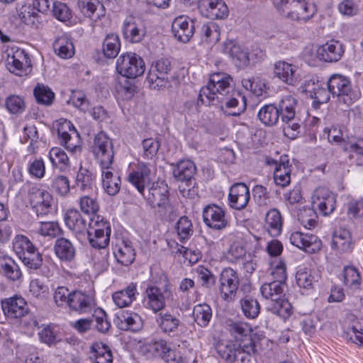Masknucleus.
Listing matches in <instances>:
<instances>
[{
	"label": "nucleus",
	"mask_w": 363,
	"mask_h": 363,
	"mask_svg": "<svg viewBox=\"0 0 363 363\" xmlns=\"http://www.w3.org/2000/svg\"><path fill=\"white\" fill-rule=\"evenodd\" d=\"M114 323L123 330L138 331L143 327V319L140 315L132 311H121L116 314Z\"/></svg>",
	"instance_id": "nucleus-28"
},
{
	"label": "nucleus",
	"mask_w": 363,
	"mask_h": 363,
	"mask_svg": "<svg viewBox=\"0 0 363 363\" xmlns=\"http://www.w3.org/2000/svg\"><path fill=\"white\" fill-rule=\"evenodd\" d=\"M122 30L124 38L132 43L140 42L146 33L143 23H137L132 18L124 21Z\"/></svg>",
	"instance_id": "nucleus-35"
},
{
	"label": "nucleus",
	"mask_w": 363,
	"mask_h": 363,
	"mask_svg": "<svg viewBox=\"0 0 363 363\" xmlns=\"http://www.w3.org/2000/svg\"><path fill=\"white\" fill-rule=\"evenodd\" d=\"M228 53L236 66L243 67L249 64V53L241 46L236 44H229Z\"/></svg>",
	"instance_id": "nucleus-57"
},
{
	"label": "nucleus",
	"mask_w": 363,
	"mask_h": 363,
	"mask_svg": "<svg viewBox=\"0 0 363 363\" xmlns=\"http://www.w3.org/2000/svg\"><path fill=\"white\" fill-rule=\"evenodd\" d=\"M28 200L38 216L48 215L52 210V195L39 184H33L28 190Z\"/></svg>",
	"instance_id": "nucleus-10"
},
{
	"label": "nucleus",
	"mask_w": 363,
	"mask_h": 363,
	"mask_svg": "<svg viewBox=\"0 0 363 363\" xmlns=\"http://www.w3.org/2000/svg\"><path fill=\"white\" fill-rule=\"evenodd\" d=\"M331 95L337 99L339 104H342L348 108L357 101L360 96V92L355 89L351 79L340 74H333L327 82Z\"/></svg>",
	"instance_id": "nucleus-7"
},
{
	"label": "nucleus",
	"mask_w": 363,
	"mask_h": 363,
	"mask_svg": "<svg viewBox=\"0 0 363 363\" xmlns=\"http://www.w3.org/2000/svg\"><path fill=\"white\" fill-rule=\"evenodd\" d=\"M151 169L150 164L138 162L131 165L128 169L126 180L131 184L138 191L144 195L145 187L151 182Z\"/></svg>",
	"instance_id": "nucleus-12"
},
{
	"label": "nucleus",
	"mask_w": 363,
	"mask_h": 363,
	"mask_svg": "<svg viewBox=\"0 0 363 363\" xmlns=\"http://www.w3.org/2000/svg\"><path fill=\"white\" fill-rule=\"evenodd\" d=\"M138 294L137 283L130 282L125 288L114 292L112 299L118 308H125L130 306Z\"/></svg>",
	"instance_id": "nucleus-32"
},
{
	"label": "nucleus",
	"mask_w": 363,
	"mask_h": 363,
	"mask_svg": "<svg viewBox=\"0 0 363 363\" xmlns=\"http://www.w3.org/2000/svg\"><path fill=\"white\" fill-rule=\"evenodd\" d=\"M283 218L277 208L270 209L266 214L264 228L272 237L279 236L282 231Z\"/></svg>",
	"instance_id": "nucleus-38"
},
{
	"label": "nucleus",
	"mask_w": 363,
	"mask_h": 363,
	"mask_svg": "<svg viewBox=\"0 0 363 363\" xmlns=\"http://www.w3.org/2000/svg\"><path fill=\"white\" fill-rule=\"evenodd\" d=\"M344 53L342 43L330 40L319 46L316 50L317 57L324 62H333L340 60Z\"/></svg>",
	"instance_id": "nucleus-27"
},
{
	"label": "nucleus",
	"mask_w": 363,
	"mask_h": 363,
	"mask_svg": "<svg viewBox=\"0 0 363 363\" xmlns=\"http://www.w3.org/2000/svg\"><path fill=\"white\" fill-rule=\"evenodd\" d=\"M80 210L90 217L95 216L97 214L99 206L98 202L94 198L89 196H84L80 198L79 201Z\"/></svg>",
	"instance_id": "nucleus-64"
},
{
	"label": "nucleus",
	"mask_w": 363,
	"mask_h": 363,
	"mask_svg": "<svg viewBox=\"0 0 363 363\" xmlns=\"http://www.w3.org/2000/svg\"><path fill=\"white\" fill-rule=\"evenodd\" d=\"M194 321L201 327H206L212 318V309L206 303L197 304L193 308Z\"/></svg>",
	"instance_id": "nucleus-54"
},
{
	"label": "nucleus",
	"mask_w": 363,
	"mask_h": 363,
	"mask_svg": "<svg viewBox=\"0 0 363 363\" xmlns=\"http://www.w3.org/2000/svg\"><path fill=\"white\" fill-rule=\"evenodd\" d=\"M92 152L101 169H112L114 159L112 140L104 132L99 133L94 138Z\"/></svg>",
	"instance_id": "nucleus-8"
},
{
	"label": "nucleus",
	"mask_w": 363,
	"mask_h": 363,
	"mask_svg": "<svg viewBox=\"0 0 363 363\" xmlns=\"http://www.w3.org/2000/svg\"><path fill=\"white\" fill-rule=\"evenodd\" d=\"M289 240L293 245L308 253H315L322 246L321 240L316 235L299 231L293 232L290 235Z\"/></svg>",
	"instance_id": "nucleus-20"
},
{
	"label": "nucleus",
	"mask_w": 363,
	"mask_h": 363,
	"mask_svg": "<svg viewBox=\"0 0 363 363\" xmlns=\"http://www.w3.org/2000/svg\"><path fill=\"white\" fill-rule=\"evenodd\" d=\"M241 311L247 319L256 318L260 312L258 301L251 295H245L240 300Z\"/></svg>",
	"instance_id": "nucleus-49"
},
{
	"label": "nucleus",
	"mask_w": 363,
	"mask_h": 363,
	"mask_svg": "<svg viewBox=\"0 0 363 363\" xmlns=\"http://www.w3.org/2000/svg\"><path fill=\"white\" fill-rule=\"evenodd\" d=\"M33 94L38 104L49 106L55 98L54 92L48 87L43 84H38L34 90Z\"/></svg>",
	"instance_id": "nucleus-58"
},
{
	"label": "nucleus",
	"mask_w": 363,
	"mask_h": 363,
	"mask_svg": "<svg viewBox=\"0 0 363 363\" xmlns=\"http://www.w3.org/2000/svg\"><path fill=\"white\" fill-rule=\"evenodd\" d=\"M250 193L248 186L244 183L233 184L228 194L229 206L235 210H242L248 204Z\"/></svg>",
	"instance_id": "nucleus-25"
},
{
	"label": "nucleus",
	"mask_w": 363,
	"mask_h": 363,
	"mask_svg": "<svg viewBox=\"0 0 363 363\" xmlns=\"http://www.w3.org/2000/svg\"><path fill=\"white\" fill-rule=\"evenodd\" d=\"M1 308L6 317L13 322L23 316L28 310L25 299L17 295L3 299Z\"/></svg>",
	"instance_id": "nucleus-18"
},
{
	"label": "nucleus",
	"mask_w": 363,
	"mask_h": 363,
	"mask_svg": "<svg viewBox=\"0 0 363 363\" xmlns=\"http://www.w3.org/2000/svg\"><path fill=\"white\" fill-rule=\"evenodd\" d=\"M0 273L7 279L11 281L18 280L22 275L21 269L18 264L6 253L0 258Z\"/></svg>",
	"instance_id": "nucleus-41"
},
{
	"label": "nucleus",
	"mask_w": 363,
	"mask_h": 363,
	"mask_svg": "<svg viewBox=\"0 0 363 363\" xmlns=\"http://www.w3.org/2000/svg\"><path fill=\"white\" fill-rule=\"evenodd\" d=\"M53 49L55 52L63 59L70 58L74 54L73 43L66 35H62L55 40Z\"/></svg>",
	"instance_id": "nucleus-46"
},
{
	"label": "nucleus",
	"mask_w": 363,
	"mask_h": 363,
	"mask_svg": "<svg viewBox=\"0 0 363 363\" xmlns=\"http://www.w3.org/2000/svg\"><path fill=\"white\" fill-rule=\"evenodd\" d=\"M112 169H101L102 186L110 196L118 194L121 189V181L119 176L111 172Z\"/></svg>",
	"instance_id": "nucleus-44"
},
{
	"label": "nucleus",
	"mask_w": 363,
	"mask_h": 363,
	"mask_svg": "<svg viewBox=\"0 0 363 363\" xmlns=\"http://www.w3.org/2000/svg\"><path fill=\"white\" fill-rule=\"evenodd\" d=\"M57 134L61 145L68 151L75 152L80 147V136L70 121L65 120L58 124Z\"/></svg>",
	"instance_id": "nucleus-15"
},
{
	"label": "nucleus",
	"mask_w": 363,
	"mask_h": 363,
	"mask_svg": "<svg viewBox=\"0 0 363 363\" xmlns=\"http://www.w3.org/2000/svg\"><path fill=\"white\" fill-rule=\"evenodd\" d=\"M121 42L118 35L115 33L108 34L104 40L102 51L106 58L113 59L119 53Z\"/></svg>",
	"instance_id": "nucleus-51"
},
{
	"label": "nucleus",
	"mask_w": 363,
	"mask_h": 363,
	"mask_svg": "<svg viewBox=\"0 0 363 363\" xmlns=\"http://www.w3.org/2000/svg\"><path fill=\"white\" fill-rule=\"evenodd\" d=\"M296 100L286 96L277 103L265 104L257 113L259 121L266 126L275 125L279 118L284 123L283 131L289 138L296 139L301 132V121L296 116Z\"/></svg>",
	"instance_id": "nucleus-1"
},
{
	"label": "nucleus",
	"mask_w": 363,
	"mask_h": 363,
	"mask_svg": "<svg viewBox=\"0 0 363 363\" xmlns=\"http://www.w3.org/2000/svg\"><path fill=\"white\" fill-rule=\"evenodd\" d=\"M320 279V274L317 270L300 269L296 274L297 285L304 289H313L315 284Z\"/></svg>",
	"instance_id": "nucleus-40"
},
{
	"label": "nucleus",
	"mask_w": 363,
	"mask_h": 363,
	"mask_svg": "<svg viewBox=\"0 0 363 363\" xmlns=\"http://www.w3.org/2000/svg\"><path fill=\"white\" fill-rule=\"evenodd\" d=\"M96 306L94 291H72L69 309L79 314L91 313Z\"/></svg>",
	"instance_id": "nucleus-14"
},
{
	"label": "nucleus",
	"mask_w": 363,
	"mask_h": 363,
	"mask_svg": "<svg viewBox=\"0 0 363 363\" xmlns=\"http://www.w3.org/2000/svg\"><path fill=\"white\" fill-rule=\"evenodd\" d=\"M15 323H18L21 328L23 330L24 333L28 334H33L35 329L38 328V322L36 317L29 312L26 313L23 316L17 319Z\"/></svg>",
	"instance_id": "nucleus-62"
},
{
	"label": "nucleus",
	"mask_w": 363,
	"mask_h": 363,
	"mask_svg": "<svg viewBox=\"0 0 363 363\" xmlns=\"http://www.w3.org/2000/svg\"><path fill=\"white\" fill-rule=\"evenodd\" d=\"M147 201L152 207L164 208L166 211L171 210L169 202V190L167 184L163 183H153L148 189V194L145 196Z\"/></svg>",
	"instance_id": "nucleus-22"
},
{
	"label": "nucleus",
	"mask_w": 363,
	"mask_h": 363,
	"mask_svg": "<svg viewBox=\"0 0 363 363\" xmlns=\"http://www.w3.org/2000/svg\"><path fill=\"white\" fill-rule=\"evenodd\" d=\"M49 160L54 168L60 172L65 171L69 167V160L66 152L58 147L51 148L48 154Z\"/></svg>",
	"instance_id": "nucleus-50"
},
{
	"label": "nucleus",
	"mask_w": 363,
	"mask_h": 363,
	"mask_svg": "<svg viewBox=\"0 0 363 363\" xmlns=\"http://www.w3.org/2000/svg\"><path fill=\"white\" fill-rule=\"evenodd\" d=\"M155 315V323L162 333L168 336H174L177 333L182 324L179 315L164 311V309Z\"/></svg>",
	"instance_id": "nucleus-23"
},
{
	"label": "nucleus",
	"mask_w": 363,
	"mask_h": 363,
	"mask_svg": "<svg viewBox=\"0 0 363 363\" xmlns=\"http://www.w3.org/2000/svg\"><path fill=\"white\" fill-rule=\"evenodd\" d=\"M214 347L219 357L228 363H250L257 352L254 341L242 344L222 339L217 340Z\"/></svg>",
	"instance_id": "nucleus-4"
},
{
	"label": "nucleus",
	"mask_w": 363,
	"mask_h": 363,
	"mask_svg": "<svg viewBox=\"0 0 363 363\" xmlns=\"http://www.w3.org/2000/svg\"><path fill=\"white\" fill-rule=\"evenodd\" d=\"M72 291L66 286H57L53 293V300L55 305L60 308H69Z\"/></svg>",
	"instance_id": "nucleus-61"
},
{
	"label": "nucleus",
	"mask_w": 363,
	"mask_h": 363,
	"mask_svg": "<svg viewBox=\"0 0 363 363\" xmlns=\"http://www.w3.org/2000/svg\"><path fill=\"white\" fill-rule=\"evenodd\" d=\"M96 173L89 168L80 165L76 176L75 183L82 191L92 190L95 186Z\"/></svg>",
	"instance_id": "nucleus-45"
},
{
	"label": "nucleus",
	"mask_w": 363,
	"mask_h": 363,
	"mask_svg": "<svg viewBox=\"0 0 363 363\" xmlns=\"http://www.w3.org/2000/svg\"><path fill=\"white\" fill-rule=\"evenodd\" d=\"M196 172L194 162L189 160L179 162L173 169L174 177L180 182H191Z\"/></svg>",
	"instance_id": "nucleus-42"
},
{
	"label": "nucleus",
	"mask_w": 363,
	"mask_h": 363,
	"mask_svg": "<svg viewBox=\"0 0 363 363\" xmlns=\"http://www.w3.org/2000/svg\"><path fill=\"white\" fill-rule=\"evenodd\" d=\"M111 233V224L104 217L96 215L89 218L86 235L89 245L94 249L92 259L95 263L107 262Z\"/></svg>",
	"instance_id": "nucleus-2"
},
{
	"label": "nucleus",
	"mask_w": 363,
	"mask_h": 363,
	"mask_svg": "<svg viewBox=\"0 0 363 363\" xmlns=\"http://www.w3.org/2000/svg\"><path fill=\"white\" fill-rule=\"evenodd\" d=\"M54 252L56 257L65 263H69L75 259L77 249L74 243L67 238H59L54 244Z\"/></svg>",
	"instance_id": "nucleus-30"
},
{
	"label": "nucleus",
	"mask_w": 363,
	"mask_h": 363,
	"mask_svg": "<svg viewBox=\"0 0 363 363\" xmlns=\"http://www.w3.org/2000/svg\"><path fill=\"white\" fill-rule=\"evenodd\" d=\"M147 350L153 356L160 357L167 363H179L180 357L173 350L169 342L164 339L152 340L147 345Z\"/></svg>",
	"instance_id": "nucleus-19"
},
{
	"label": "nucleus",
	"mask_w": 363,
	"mask_h": 363,
	"mask_svg": "<svg viewBox=\"0 0 363 363\" xmlns=\"http://www.w3.org/2000/svg\"><path fill=\"white\" fill-rule=\"evenodd\" d=\"M113 254L118 262L123 266H129L135 258V251L130 240H123L121 243L117 244Z\"/></svg>",
	"instance_id": "nucleus-37"
},
{
	"label": "nucleus",
	"mask_w": 363,
	"mask_h": 363,
	"mask_svg": "<svg viewBox=\"0 0 363 363\" xmlns=\"http://www.w3.org/2000/svg\"><path fill=\"white\" fill-rule=\"evenodd\" d=\"M66 226L76 235L86 233L88 224L86 220L77 209H69L64 216Z\"/></svg>",
	"instance_id": "nucleus-31"
},
{
	"label": "nucleus",
	"mask_w": 363,
	"mask_h": 363,
	"mask_svg": "<svg viewBox=\"0 0 363 363\" xmlns=\"http://www.w3.org/2000/svg\"><path fill=\"white\" fill-rule=\"evenodd\" d=\"M239 284L238 272L231 267L224 268L219 277V294L221 298L226 302L235 301Z\"/></svg>",
	"instance_id": "nucleus-11"
},
{
	"label": "nucleus",
	"mask_w": 363,
	"mask_h": 363,
	"mask_svg": "<svg viewBox=\"0 0 363 363\" xmlns=\"http://www.w3.org/2000/svg\"><path fill=\"white\" fill-rule=\"evenodd\" d=\"M199 34L202 41L215 44L220 39V28L216 23L208 22L201 26Z\"/></svg>",
	"instance_id": "nucleus-56"
},
{
	"label": "nucleus",
	"mask_w": 363,
	"mask_h": 363,
	"mask_svg": "<svg viewBox=\"0 0 363 363\" xmlns=\"http://www.w3.org/2000/svg\"><path fill=\"white\" fill-rule=\"evenodd\" d=\"M228 330L238 343L246 344L249 341H253L251 338L252 329L247 322L233 321L228 325Z\"/></svg>",
	"instance_id": "nucleus-34"
},
{
	"label": "nucleus",
	"mask_w": 363,
	"mask_h": 363,
	"mask_svg": "<svg viewBox=\"0 0 363 363\" xmlns=\"http://www.w3.org/2000/svg\"><path fill=\"white\" fill-rule=\"evenodd\" d=\"M13 248L19 258L25 256L28 252L30 254L38 250L31 241L23 235H18L15 237L13 242Z\"/></svg>",
	"instance_id": "nucleus-53"
},
{
	"label": "nucleus",
	"mask_w": 363,
	"mask_h": 363,
	"mask_svg": "<svg viewBox=\"0 0 363 363\" xmlns=\"http://www.w3.org/2000/svg\"><path fill=\"white\" fill-rule=\"evenodd\" d=\"M175 230L178 240L185 243L194 234V228L191 220L186 216L180 217L175 225Z\"/></svg>",
	"instance_id": "nucleus-52"
},
{
	"label": "nucleus",
	"mask_w": 363,
	"mask_h": 363,
	"mask_svg": "<svg viewBox=\"0 0 363 363\" xmlns=\"http://www.w3.org/2000/svg\"><path fill=\"white\" fill-rule=\"evenodd\" d=\"M267 309L272 313L283 319H287L292 314L291 304L284 297H279L276 301H269L267 303Z\"/></svg>",
	"instance_id": "nucleus-47"
},
{
	"label": "nucleus",
	"mask_w": 363,
	"mask_h": 363,
	"mask_svg": "<svg viewBox=\"0 0 363 363\" xmlns=\"http://www.w3.org/2000/svg\"><path fill=\"white\" fill-rule=\"evenodd\" d=\"M343 150L351 164L363 167V138L345 141Z\"/></svg>",
	"instance_id": "nucleus-33"
},
{
	"label": "nucleus",
	"mask_w": 363,
	"mask_h": 363,
	"mask_svg": "<svg viewBox=\"0 0 363 363\" xmlns=\"http://www.w3.org/2000/svg\"><path fill=\"white\" fill-rule=\"evenodd\" d=\"M173 299V285L167 276L162 274L160 283L147 284L143 292L142 303L145 309L155 314L164 310L167 306V302Z\"/></svg>",
	"instance_id": "nucleus-3"
},
{
	"label": "nucleus",
	"mask_w": 363,
	"mask_h": 363,
	"mask_svg": "<svg viewBox=\"0 0 363 363\" xmlns=\"http://www.w3.org/2000/svg\"><path fill=\"white\" fill-rule=\"evenodd\" d=\"M312 209L324 216L330 215L335 209L334 194L325 187L315 189L311 196Z\"/></svg>",
	"instance_id": "nucleus-13"
},
{
	"label": "nucleus",
	"mask_w": 363,
	"mask_h": 363,
	"mask_svg": "<svg viewBox=\"0 0 363 363\" xmlns=\"http://www.w3.org/2000/svg\"><path fill=\"white\" fill-rule=\"evenodd\" d=\"M203 219L207 226L215 230L225 228L228 223L224 210L216 204L208 205L203 208Z\"/></svg>",
	"instance_id": "nucleus-24"
},
{
	"label": "nucleus",
	"mask_w": 363,
	"mask_h": 363,
	"mask_svg": "<svg viewBox=\"0 0 363 363\" xmlns=\"http://www.w3.org/2000/svg\"><path fill=\"white\" fill-rule=\"evenodd\" d=\"M274 6L286 18L298 23H306L317 12L316 6L307 0H273Z\"/></svg>",
	"instance_id": "nucleus-6"
},
{
	"label": "nucleus",
	"mask_w": 363,
	"mask_h": 363,
	"mask_svg": "<svg viewBox=\"0 0 363 363\" xmlns=\"http://www.w3.org/2000/svg\"><path fill=\"white\" fill-rule=\"evenodd\" d=\"M199 9L202 16L210 19H224L228 16V8L223 0H200Z\"/></svg>",
	"instance_id": "nucleus-21"
},
{
	"label": "nucleus",
	"mask_w": 363,
	"mask_h": 363,
	"mask_svg": "<svg viewBox=\"0 0 363 363\" xmlns=\"http://www.w3.org/2000/svg\"><path fill=\"white\" fill-rule=\"evenodd\" d=\"M196 273L202 287L209 289L215 285L216 277L208 269L203 266H198Z\"/></svg>",
	"instance_id": "nucleus-60"
},
{
	"label": "nucleus",
	"mask_w": 363,
	"mask_h": 363,
	"mask_svg": "<svg viewBox=\"0 0 363 363\" xmlns=\"http://www.w3.org/2000/svg\"><path fill=\"white\" fill-rule=\"evenodd\" d=\"M51 186L61 196H67L70 191L69 180L64 175H57L52 178Z\"/></svg>",
	"instance_id": "nucleus-63"
},
{
	"label": "nucleus",
	"mask_w": 363,
	"mask_h": 363,
	"mask_svg": "<svg viewBox=\"0 0 363 363\" xmlns=\"http://www.w3.org/2000/svg\"><path fill=\"white\" fill-rule=\"evenodd\" d=\"M172 31L179 41L187 43L194 35V22L188 16H178L172 22Z\"/></svg>",
	"instance_id": "nucleus-26"
},
{
	"label": "nucleus",
	"mask_w": 363,
	"mask_h": 363,
	"mask_svg": "<svg viewBox=\"0 0 363 363\" xmlns=\"http://www.w3.org/2000/svg\"><path fill=\"white\" fill-rule=\"evenodd\" d=\"M89 359L93 363H112L113 356L109 347L102 342H94L90 349Z\"/></svg>",
	"instance_id": "nucleus-43"
},
{
	"label": "nucleus",
	"mask_w": 363,
	"mask_h": 363,
	"mask_svg": "<svg viewBox=\"0 0 363 363\" xmlns=\"http://www.w3.org/2000/svg\"><path fill=\"white\" fill-rule=\"evenodd\" d=\"M31 60L24 50L17 48L8 55V69L17 76L26 75L31 69Z\"/></svg>",
	"instance_id": "nucleus-17"
},
{
	"label": "nucleus",
	"mask_w": 363,
	"mask_h": 363,
	"mask_svg": "<svg viewBox=\"0 0 363 363\" xmlns=\"http://www.w3.org/2000/svg\"><path fill=\"white\" fill-rule=\"evenodd\" d=\"M274 74L281 82L289 85L294 86L298 81L296 66L285 61H279L274 64Z\"/></svg>",
	"instance_id": "nucleus-29"
},
{
	"label": "nucleus",
	"mask_w": 363,
	"mask_h": 363,
	"mask_svg": "<svg viewBox=\"0 0 363 363\" xmlns=\"http://www.w3.org/2000/svg\"><path fill=\"white\" fill-rule=\"evenodd\" d=\"M291 171L287 156L281 157L279 165H277L274 171V180L276 184L281 187L288 186L291 182Z\"/></svg>",
	"instance_id": "nucleus-39"
},
{
	"label": "nucleus",
	"mask_w": 363,
	"mask_h": 363,
	"mask_svg": "<svg viewBox=\"0 0 363 363\" xmlns=\"http://www.w3.org/2000/svg\"><path fill=\"white\" fill-rule=\"evenodd\" d=\"M116 70L121 76L135 79L143 74L145 65L143 59L135 52L123 53L116 62Z\"/></svg>",
	"instance_id": "nucleus-9"
},
{
	"label": "nucleus",
	"mask_w": 363,
	"mask_h": 363,
	"mask_svg": "<svg viewBox=\"0 0 363 363\" xmlns=\"http://www.w3.org/2000/svg\"><path fill=\"white\" fill-rule=\"evenodd\" d=\"M216 103L215 106L220 104L222 109H223V104H225L226 108L231 109L228 114L233 116H240L247 108L246 97L240 91L234 89L230 94L224 95L220 99L216 100Z\"/></svg>",
	"instance_id": "nucleus-16"
},
{
	"label": "nucleus",
	"mask_w": 363,
	"mask_h": 363,
	"mask_svg": "<svg viewBox=\"0 0 363 363\" xmlns=\"http://www.w3.org/2000/svg\"><path fill=\"white\" fill-rule=\"evenodd\" d=\"M142 147L143 157L146 160H152L157 155L160 143L157 138H149L142 141Z\"/></svg>",
	"instance_id": "nucleus-59"
},
{
	"label": "nucleus",
	"mask_w": 363,
	"mask_h": 363,
	"mask_svg": "<svg viewBox=\"0 0 363 363\" xmlns=\"http://www.w3.org/2000/svg\"><path fill=\"white\" fill-rule=\"evenodd\" d=\"M286 284L272 281L269 283H264L260 287L262 296L269 301L279 299V297L284 296V290Z\"/></svg>",
	"instance_id": "nucleus-48"
},
{
	"label": "nucleus",
	"mask_w": 363,
	"mask_h": 363,
	"mask_svg": "<svg viewBox=\"0 0 363 363\" xmlns=\"http://www.w3.org/2000/svg\"><path fill=\"white\" fill-rule=\"evenodd\" d=\"M233 79L226 73L216 72L211 74L206 86L200 90L197 99V105H216V100L224 95L230 94L233 89Z\"/></svg>",
	"instance_id": "nucleus-5"
},
{
	"label": "nucleus",
	"mask_w": 363,
	"mask_h": 363,
	"mask_svg": "<svg viewBox=\"0 0 363 363\" xmlns=\"http://www.w3.org/2000/svg\"><path fill=\"white\" fill-rule=\"evenodd\" d=\"M17 13L20 20L23 23L31 27H38L40 16L35 11L30 4L23 5L18 9Z\"/></svg>",
	"instance_id": "nucleus-55"
},
{
	"label": "nucleus",
	"mask_w": 363,
	"mask_h": 363,
	"mask_svg": "<svg viewBox=\"0 0 363 363\" xmlns=\"http://www.w3.org/2000/svg\"><path fill=\"white\" fill-rule=\"evenodd\" d=\"M331 246L340 253L351 251L352 241L350 230L344 228L337 229L333 233Z\"/></svg>",
	"instance_id": "nucleus-36"
}]
</instances>
